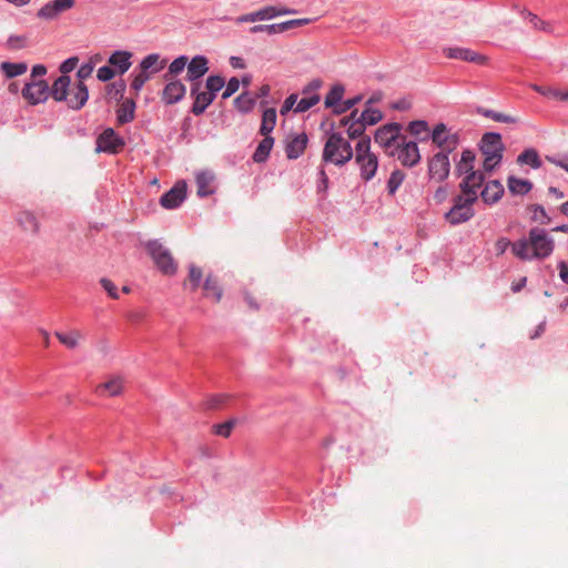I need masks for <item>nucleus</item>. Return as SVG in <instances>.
<instances>
[{"mask_svg":"<svg viewBox=\"0 0 568 568\" xmlns=\"http://www.w3.org/2000/svg\"><path fill=\"white\" fill-rule=\"evenodd\" d=\"M555 248V241L546 231L531 229L528 239H520L513 244V253L523 261L548 257Z\"/></svg>","mask_w":568,"mask_h":568,"instance_id":"obj_1","label":"nucleus"},{"mask_svg":"<svg viewBox=\"0 0 568 568\" xmlns=\"http://www.w3.org/2000/svg\"><path fill=\"white\" fill-rule=\"evenodd\" d=\"M353 154L351 143L341 133L334 132L328 135L325 142L322 160L325 163L343 166L352 160Z\"/></svg>","mask_w":568,"mask_h":568,"instance_id":"obj_2","label":"nucleus"},{"mask_svg":"<svg viewBox=\"0 0 568 568\" xmlns=\"http://www.w3.org/2000/svg\"><path fill=\"white\" fill-rule=\"evenodd\" d=\"M355 162L359 168V175L365 182L371 181L378 169V158L371 151V138L364 136L355 145Z\"/></svg>","mask_w":568,"mask_h":568,"instance_id":"obj_3","label":"nucleus"},{"mask_svg":"<svg viewBox=\"0 0 568 568\" xmlns=\"http://www.w3.org/2000/svg\"><path fill=\"white\" fill-rule=\"evenodd\" d=\"M504 149L499 133L488 132L483 135L480 141V151L485 156L483 164L485 171L489 172L500 163Z\"/></svg>","mask_w":568,"mask_h":568,"instance_id":"obj_4","label":"nucleus"},{"mask_svg":"<svg viewBox=\"0 0 568 568\" xmlns=\"http://www.w3.org/2000/svg\"><path fill=\"white\" fill-rule=\"evenodd\" d=\"M146 250L154 261L158 268L166 275L175 274L178 264L174 261L171 252L162 245L159 241H150L146 243Z\"/></svg>","mask_w":568,"mask_h":568,"instance_id":"obj_5","label":"nucleus"},{"mask_svg":"<svg viewBox=\"0 0 568 568\" xmlns=\"http://www.w3.org/2000/svg\"><path fill=\"white\" fill-rule=\"evenodd\" d=\"M400 129L402 126L398 123H388L381 126L375 132V142L378 143L386 153L394 155L393 148L395 146L396 149L397 143H400L403 139L400 136Z\"/></svg>","mask_w":568,"mask_h":568,"instance_id":"obj_6","label":"nucleus"},{"mask_svg":"<svg viewBox=\"0 0 568 568\" xmlns=\"http://www.w3.org/2000/svg\"><path fill=\"white\" fill-rule=\"evenodd\" d=\"M449 171L450 162L448 152H438L429 159L428 176L430 180L442 183L448 178Z\"/></svg>","mask_w":568,"mask_h":568,"instance_id":"obj_7","label":"nucleus"},{"mask_svg":"<svg viewBox=\"0 0 568 568\" xmlns=\"http://www.w3.org/2000/svg\"><path fill=\"white\" fill-rule=\"evenodd\" d=\"M22 97L30 104L36 105L49 98V85L44 80H30L22 89Z\"/></svg>","mask_w":568,"mask_h":568,"instance_id":"obj_8","label":"nucleus"},{"mask_svg":"<svg viewBox=\"0 0 568 568\" xmlns=\"http://www.w3.org/2000/svg\"><path fill=\"white\" fill-rule=\"evenodd\" d=\"M466 200L467 197H465L464 195H458L455 199L454 206L445 215L446 220L449 223L459 224L473 217L474 211L471 209V205L475 202H467Z\"/></svg>","mask_w":568,"mask_h":568,"instance_id":"obj_9","label":"nucleus"},{"mask_svg":"<svg viewBox=\"0 0 568 568\" xmlns=\"http://www.w3.org/2000/svg\"><path fill=\"white\" fill-rule=\"evenodd\" d=\"M125 145L113 129H105L97 139V152H105L110 154L119 153Z\"/></svg>","mask_w":568,"mask_h":568,"instance_id":"obj_10","label":"nucleus"},{"mask_svg":"<svg viewBox=\"0 0 568 568\" xmlns=\"http://www.w3.org/2000/svg\"><path fill=\"white\" fill-rule=\"evenodd\" d=\"M75 4V0H52L42 6L37 17L42 20H55L61 13L71 10Z\"/></svg>","mask_w":568,"mask_h":568,"instance_id":"obj_11","label":"nucleus"},{"mask_svg":"<svg viewBox=\"0 0 568 568\" xmlns=\"http://www.w3.org/2000/svg\"><path fill=\"white\" fill-rule=\"evenodd\" d=\"M323 82L322 80L320 79H314L312 80L302 91V93L305 95L304 98H302L294 111L295 112H298V113H302V112H305L307 110H310L311 108H313L314 105H316L321 98H320V94H317V90L322 87Z\"/></svg>","mask_w":568,"mask_h":568,"instance_id":"obj_12","label":"nucleus"},{"mask_svg":"<svg viewBox=\"0 0 568 568\" xmlns=\"http://www.w3.org/2000/svg\"><path fill=\"white\" fill-rule=\"evenodd\" d=\"M484 174L478 171L467 173L460 183L462 194L467 197V202H476L478 189L484 183Z\"/></svg>","mask_w":568,"mask_h":568,"instance_id":"obj_13","label":"nucleus"},{"mask_svg":"<svg viewBox=\"0 0 568 568\" xmlns=\"http://www.w3.org/2000/svg\"><path fill=\"white\" fill-rule=\"evenodd\" d=\"M397 158L405 166H415L420 161V154L416 142H405V138L397 143Z\"/></svg>","mask_w":568,"mask_h":568,"instance_id":"obj_14","label":"nucleus"},{"mask_svg":"<svg viewBox=\"0 0 568 568\" xmlns=\"http://www.w3.org/2000/svg\"><path fill=\"white\" fill-rule=\"evenodd\" d=\"M444 54L448 59H457L466 62H473L484 65L488 62V58L468 48H445Z\"/></svg>","mask_w":568,"mask_h":568,"instance_id":"obj_15","label":"nucleus"},{"mask_svg":"<svg viewBox=\"0 0 568 568\" xmlns=\"http://www.w3.org/2000/svg\"><path fill=\"white\" fill-rule=\"evenodd\" d=\"M186 196V183L178 182L169 192L164 193L160 203L164 209L172 210L178 207Z\"/></svg>","mask_w":568,"mask_h":568,"instance_id":"obj_16","label":"nucleus"},{"mask_svg":"<svg viewBox=\"0 0 568 568\" xmlns=\"http://www.w3.org/2000/svg\"><path fill=\"white\" fill-rule=\"evenodd\" d=\"M432 140L438 148L446 149L448 153L452 152L458 143L457 135L448 133L444 123H438L435 126L432 133Z\"/></svg>","mask_w":568,"mask_h":568,"instance_id":"obj_17","label":"nucleus"},{"mask_svg":"<svg viewBox=\"0 0 568 568\" xmlns=\"http://www.w3.org/2000/svg\"><path fill=\"white\" fill-rule=\"evenodd\" d=\"M89 99V91L87 85L79 81L74 87L70 88L69 97L65 100L69 108L80 110L84 106Z\"/></svg>","mask_w":568,"mask_h":568,"instance_id":"obj_18","label":"nucleus"},{"mask_svg":"<svg viewBox=\"0 0 568 568\" xmlns=\"http://www.w3.org/2000/svg\"><path fill=\"white\" fill-rule=\"evenodd\" d=\"M58 341L65 346L68 349L78 348L85 339L82 331L78 328H70L65 332L57 331L54 333Z\"/></svg>","mask_w":568,"mask_h":568,"instance_id":"obj_19","label":"nucleus"},{"mask_svg":"<svg viewBox=\"0 0 568 568\" xmlns=\"http://www.w3.org/2000/svg\"><path fill=\"white\" fill-rule=\"evenodd\" d=\"M307 141H308V139L305 133H300V134L290 136L286 142V145H285L286 156L290 160H295V159L300 158L306 149Z\"/></svg>","mask_w":568,"mask_h":568,"instance_id":"obj_20","label":"nucleus"},{"mask_svg":"<svg viewBox=\"0 0 568 568\" xmlns=\"http://www.w3.org/2000/svg\"><path fill=\"white\" fill-rule=\"evenodd\" d=\"M199 87L200 83H195L191 90V94L194 95L192 112L195 115L202 114L215 98L214 94L210 92H197Z\"/></svg>","mask_w":568,"mask_h":568,"instance_id":"obj_21","label":"nucleus"},{"mask_svg":"<svg viewBox=\"0 0 568 568\" xmlns=\"http://www.w3.org/2000/svg\"><path fill=\"white\" fill-rule=\"evenodd\" d=\"M131 58L132 53L130 51L119 50L109 57L108 62L116 73L123 74L131 68Z\"/></svg>","mask_w":568,"mask_h":568,"instance_id":"obj_22","label":"nucleus"},{"mask_svg":"<svg viewBox=\"0 0 568 568\" xmlns=\"http://www.w3.org/2000/svg\"><path fill=\"white\" fill-rule=\"evenodd\" d=\"M209 60L204 55H196L187 62L186 78L189 81H195L209 71Z\"/></svg>","mask_w":568,"mask_h":568,"instance_id":"obj_23","label":"nucleus"},{"mask_svg":"<svg viewBox=\"0 0 568 568\" xmlns=\"http://www.w3.org/2000/svg\"><path fill=\"white\" fill-rule=\"evenodd\" d=\"M168 81H169V83L165 85V88L163 90V100L168 104H173V103H176L178 101H180L184 97V94L186 92V88L180 81H174L173 79L168 80Z\"/></svg>","mask_w":568,"mask_h":568,"instance_id":"obj_24","label":"nucleus"},{"mask_svg":"<svg viewBox=\"0 0 568 568\" xmlns=\"http://www.w3.org/2000/svg\"><path fill=\"white\" fill-rule=\"evenodd\" d=\"M123 383L121 376H113L109 381L99 384L95 388V394L99 396H118L123 389Z\"/></svg>","mask_w":568,"mask_h":568,"instance_id":"obj_25","label":"nucleus"},{"mask_svg":"<svg viewBox=\"0 0 568 568\" xmlns=\"http://www.w3.org/2000/svg\"><path fill=\"white\" fill-rule=\"evenodd\" d=\"M215 175L212 172L203 171L196 174L197 195L203 197L211 195L215 192L214 187Z\"/></svg>","mask_w":568,"mask_h":568,"instance_id":"obj_26","label":"nucleus"},{"mask_svg":"<svg viewBox=\"0 0 568 568\" xmlns=\"http://www.w3.org/2000/svg\"><path fill=\"white\" fill-rule=\"evenodd\" d=\"M70 84V77L61 75L53 82L51 90L49 89V94L58 102L65 101L69 97Z\"/></svg>","mask_w":568,"mask_h":568,"instance_id":"obj_27","label":"nucleus"},{"mask_svg":"<svg viewBox=\"0 0 568 568\" xmlns=\"http://www.w3.org/2000/svg\"><path fill=\"white\" fill-rule=\"evenodd\" d=\"M166 64L164 59H161L159 53H151L144 57L139 65V69L143 70L146 73L153 74L161 71Z\"/></svg>","mask_w":568,"mask_h":568,"instance_id":"obj_28","label":"nucleus"},{"mask_svg":"<svg viewBox=\"0 0 568 568\" xmlns=\"http://www.w3.org/2000/svg\"><path fill=\"white\" fill-rule=\"evenodd\" d=\"M504 193V187L499 181L488 182L481 191V197L486 203L497 202Z\"/></svg>","mask_w":568,"mask_h":568,"instance_id":"obj_29","label":"nucleus"},{"mask_svg":"<svg viewBox=\"0 0 568 568\" xmlns=\"http://www.w3.org/2000/svg\"><path fill=\"white\" fill-rule=\"evenodd\" d=\"M274 145V139L272 136L264 135V139L258 143L253 160L256 163H263L267 160L270 152Z\"/></svg>","mask_w":568,"mask_h":568,"instance_id":"obj_30","label":"nucleus"},{"mask_svg":"<svg viewBox=\"0 0 568 568\" xmlns=\"http://www.w3.org/2000/svg\"><path fill=\"white\" fill-rule=\"evenodd\" d=\"M203 288L206 297L212 298L215 303H219L221 301L222 288L216 277L207 275Z\"/></svg>","mask_w":568,"mask_h":568,"instance_id":"obj_31","label":"nucleus"},{"mask_svg":"<svg viewBox=\"0 0 568 568\" xmlns=\"http://www.w3.org/2000/svg\"><path fill=\"white\" fill-rule=\"evenodd\" d=\"M475 153L471 150H464L460 161L456 165V173L458 175L474 172Z\"/></svg>","mask_w":568,"mask_h":568,"instance_id":"obj_32","label":"nucleus"},{"mask_svg":"<svg viewBox=\"0 0 568 568\" xmlns=\"http://www.w3.org/2000/svg\"><path fill=\"white\" fill-rule=\"evenodd\" d=\"M18 224L23 231L36 234L39 230L37 217L31 212H21L17 217Z\"/></svg>","mask_w":568,"mask_h":568,"instance_id":"obj_33","label":"nucleus"},{"mask_svg":"<svg viewBox=\"0 0 568 568\" xmlns=\"http://www.w3.org/2000/svg\"><path fill=\"white\" fill-rule=\"evenodd\" d=\"M276 110L274 108L266 109L262 116L260 133L270 136L276 124Z\"/></svg>","mask_w":568,"mask_h":568,"instance_id":"obj_34","label":"nucleus"},{"mask_svg":"<svg viewBox=\"0 0 568 568\" xmlns=\"http://www.w3.org/2000/svg\"><path fill=\"white\" fill-rule=\"evenodd\" d=\"M0 70L7 78H14L27 72L28 64L26 62H1Z\"/></svg>","mask_w":568,"mask_h":568,"instance_id":"obj_35","label":"nucleus"},{"mask_svg":"<svg viewBox=\"0 0 568 568\" xmlns=\"http://www.w3.org/2000/svg\"><path fill=\"white\" fill-rule=\"evenodd\" d=\"M292 13H294V11L285 7L268 6L258 10L260 21Z\"/></svg>","mask_w":568,"mask_h":568,"instance_id":"obj_36","label":"nucleus"},{"mask_svg":"<svg viewBox=\"0 0 568 568\" xmlns=\"http://www.w3.org/2000/svg\"><path fill=\"white\" fill-rule=\"evenodd\" d=\"M135 104L132 100H125L119 108L118 121L121 124L129 123L134 119Z\"/></svg>","mask_w":568,"mask_h":568,"instance_id":"obj_37","label":"nucleus"},{"mask_svg":"<svg viewBox=\"0 0 568 568\" xmlns=\"http://www.w3.org/2000/svg\"><path fill=\"white\" fill-rule=\"evenodd\" d=\"M507 184L509 191L514 194H526L532 187V184L528 180H521L515 176H509Z\"/></svg>","mask_w":568,"mask_h":568,"instance_id":"obj_38","label":"nucleus"},{"mask_svg":"<svg viewBox=\"0 0 568 568\" xmlns=\"http://www.w3.org/2000/svg\"><path fill=\"white\" fill-rule=\"evenodd\" d=\"M345 88L342 84H335L332 87L327 95L325 97L324 104L326 108H335L337 103L343 99Z\"/></svg>","mask_w":568,"mask_h":568,"instance_id":"obj_39","label":"nucleus"},{"mask_svg":"<svg viewBox=\"0 0 568 568\" xmlns=\"http://www.w3.org/2000/svg\"><path fill=\"white\" fill-rule=\"evenodd\" d=\"M256 102V95L250 93V92H244L242 94H240L235 100H234V103H235V106L241 111V112H248L253 109L254 104Z\"/></svg>","mask_w":568,"mask_h":568,"instance_id":"obj_40","label":"nucleus"},{"mask_svg":"<svg viewBox=\"0 0 568 568\" xmlns=\"http://www.w3.org/2000/svg\"><path fill=\"white\" fill-rule=\"evenodd\" d=\"M517 162L520 164H529L534 169L541 166V161L535 149H527L517 158Z\"/></svg>","mask_w":568,"mask_h":568,"instance_id":"obj_41","label":"nucleus"},{"mask_svg":"<svg viewBox=\"0 0 568 568\" xmlns=\"http://www.w3.org/2000/svg\"><path fill=\"white\" fill-rule=\"evenodd\" d=\"M185 67H187V57L181 55L174 59L170 65L168 72L164 74L165 80H172L175 75L181 73Z\"/></svg>","mask_w":568,"mask_h":568,"instance_id":"obj_42","label":"nucleus"},{"mask_svg":"<svg viewBox=\"0 0 568 568\" xmlns=\"http://www.w3.org/2000/svg\"><path fill=\"white\" fill-rule=\"evenodd\" d=\"M202 270L195 265H190V270H189V277L187 280L184 282V286L187 287L190 286L191 291H195L197 290V287L200 286V282L202 280Z\"/></svg>","mask_w":568,"mask_h":568,"instance_id":"obj_43","label":"nucleus"},{"mask_svg":"<svg viewBox=\"0 0 568 568\" xmlns=\"http://www.w3.org/2000/svg\"><path fill=\"white\" fill-rule=\"evenodd\" d=\"M359 119L364 122L366 126L374 125L383 119V114L378 109L367 106L359 115Z\"/></svg>","mask_w":568,"mask_h":568,"instance_id":"obj_44","label":"nucleus"},{"mask_svg":"<svg viewBox=\"0 0 568 568\" xmlns=\"http://www.w3.org/2000/svg\"><path fill=\"white\" fill-rule=\"evenodd\" d=\"M483 115L486 116V118H489L496 122H503V123H508V124H514V123H517L518 122V118L517 116H514V115H510V114H506V113H503V112H497V111H494V110H485L483 112Z\"/></svg>","mask_w":568,"mask_h":568,"instance_id":"obj_45","label":"nucleus"},{"mask_svg":"<svg viewBox=\"0 0 568 568\" xmlns=\"http://www.w3.org/2000/svg\"><path fill=\"white\" fill-rule=\"evenodd\" d=\"M405 173L400 170H395L392 172L387 182V190L390 195H394L396 193V191L405 180Z\"/></svg>","mask_w":568,"mask_h":568,"instance_id":"obj_46","label":"nucleus"},{"mask_svg":"<svg viewBox=\"0 0 568 568\" xmlns=\"http://www.w3.org/2000/svg\"><path fill=\"white\" fill-rule=\"evenodd\" d=\"M366 130V125L364 124V122L358 118L356 121H353L348 129H347V135L349 139L352 140H355L357 138H359V140L364 136H366L364 134Z\"/></svg>","mask_w":568,"mask_h":568,"instance_id":"obj_47","label":"nucleus"},{"mask_svg":"<svg viewBox=\"0 0 568 568\" xmlns=\"http://www.w3.org/2000/svg\"><path fill=\"white\" fill-rule=\"evenodd\" d=\"M529 210L532 212L531 220L534 222H537L539 224H548L550 222V217L547 215L544 206L534 204L529 207Z\"/></svg>","mask_w":568,"mask_h":568,"instance_id":"obj_48","label":"nucleus"},{"mask_svg":"<svg viewBox=\"0 0 568 568\" xmlns=\"http://www.w3.org/2000/svg\"><path fill=\"white\" fill-rule=\"evenodd\" d=\"M525 14L534 29L541 30L545 32H552V26L549 22L539 19L536 14L531 12H525Z\"/></svg>","mask_w":568,"mask_h":568,"instance_id":"obj_49","label":"nucleus"},{"mask_svg":"<svg viewBox=\"0 0 568 568\" xmlns=\"http://www.w3.org/2000/svg\"><path fill=\"white\" fill-rule=\"evenodd\" d=\"M225 85L224 78L221 75H211L206 79V89L207 92L213 93L215 95Z\"/></svg>","mask_w":568,"mask_h":568,"instance_id":"obj_50","label":"nucleus"},{"mask_svg":"<svg viewBox=\"0 0 568 568\" xmlns=\"http://www.w3.org/2000/svg\"><path fill=\"white\" fill-rule=\"evenodd\" d=\"M408 131L410 132V134H413L415 136H420L424 133L427 134L429 131V128H428V124L426 121L416 120V121H412L408 124Z\"/></svg>","mask_w":568,"mask_h":568,"instance_id":"obj_51","label":"nucleus"},{"mask_svg":"<svg viewBox=\"0 0 568 568\" xmlns=\"http://www.w3.org/2000/svg\"><path fill=\"white\" fill-rule=\"evenodd\" d=\"M251 33H260V32H266L267 34H277L281 32V26L280 23L274 24H256L250 28Z\"/></svg>","mask_w":568,"mask_h":568,"instance_id":"obj_52","label":"nucleus"},{"mask_svg":"<svg viewBox=\"0 0 568 568\" xmlns=\"http://www.w3.org/2000/svg\"><path fill=\"white\" fill-rule=\"evenodd\" d=\"M28 38L26 36H10L7 40V48L10 50H20L27 47Z\"/></svg>","mask_w":568,"mask_h":568,"instance_id":"obj_53","label":"nucleus"},{"mask_svg":"<svg viewBox=\"0 0 568 568\" xmlns=\"http://www.w3.org/2000/svg\"><path fill=\"white\" fill-rule=\"evenodd\" d=\"M150 79V73H146L140 69L139 73L132 80L131 89L135 91V93H139L143 85L145 84V82H148Z\"/></svg>","mask_w":568,"mask_h":568,"instance_id":"obj_54","label":"nucleus"},{"mask_svg":"<svg viewBox=\"0 0 568 568\" xmlns=\"http://www.w3.org/2000/svg\"><path fill=\"white\" fill-rule=\"evenodd\" d=\"M311 22H313V20L308 19V18L293 19V20L284 21V22L280 23L281 32L283 33V32H286V31H288L291 29L310 24Z\"/></svg>","mask_w":568,"mask_h":568,"instance_id":"obj_55","label":"nucleus"},{"mask_svg":"<svg viewBox=\"0 0 568 568\" xmlns=\"http://www.w3.org/2000/svg\"><path fill=\"white\" fill-rule=\"evenodd\" d=\"M361 100H362L361 95H357V97L352 98V99H347V100L343 101L341 104L336 105L333 109V112L335 114L345 113L348 110L353 109Z\"/></svg>","mask_w":568,"mask_h":568,"instance_id":"obj_56","label":"nucleus"},{"mask_svg":"<svg viewBox=\"0 0 568 568\" xmlns=\"http://www.w3.org/2000/svg\"><path fill=\"white\" fill-rule=\"evenodd\" d=\"M235 424L236 422L234 419H230L225 423L215 425L214 432L216 435L227 438L231 435V432L234 428Z\"/></svg>","mask_w":568,"mask_h":568,"instance_id":"obj_57","label":"nucleus"},{"mask_svg":"<svg viewBox=\"0 0 568 568\" xmlns=\"http://www.w3.org/2000/svg\"><path fill=\"white\" fill-rule=\"evenodd\" d=\"M116 71L109 64L98 69L97 78L102 81H109L114 78Z\"/></svg>","mask_w":568,"mask_h":568,"instance_id":"obj_58","label":"nucleus"},{"mask_svg":"<svg viewBox=\"0 0 568 568\" xmlns=\"http://www.w3.org/2000/svg\"><path fill=\"white\" fill-rule=\"evenodd\" d=\"M240 88V81L237 78H231L226 84V89L224 90L222 98L229 99L232 97Z\"/></svg>","mask_w":568,"mask_h":568,"instance_id":"obj_59","label":"nucleus"},{"mask_svg":"<svg viewBox=\"0 0 568 568\" xmlns=\"http://www.w3.org/2000/svg\"><path fill=\"white\" fill-rule=\"evenodd\" d=\"M100 283H101L102 287L108 292L110 297H112V298L119 297L118 288L111 280L103 277L100 280Z\"/></svg>","mask_w":568,"mask_h":568,"instance_id":"obj_60","label":"nucleus"},{"mask_svg":"<svg viewBox=\"0 0 568 568\" xmlns=\"http://www.w3.org/2000/svg\"><path fill=\"white\" fill-rule=\"evenodd\" d=\"M530 88L538 92L539 94H542L545 97H550V98H554L556 99L557 95H559V90L557 89H552V88H545V87H540L538 84H530Z\"/></svg>","mask_w":568,"mask_h":568,"instance_id":"obj_61","label":"nucleus"},{"mask_svg":"<svg viewBox=\"0 0 568 568\" xmlns=\"http://www.w3.org/2000/svg\"><path fill=\"white\" fill-rule=\"evenodd\" d=\"M79 59L77 57L69 58L60 65V71L63 75H67L69 72L73 71L77 68Z\"/></svg>","mask_w":568,"mask_h":568,"instance_id":"obj_62","label":"nucleus"},{"mask_svg":"<svg viewBox=\"0 0 568 568\" xmlns=\"http://www.w3.org/2000/svg\"><path fill=\"white\" fill-rule=\"evenodd\" d=\"M125 90V83L123 81L119 82V83H112L111 85L108 87V94L110 95H114V98H122L123 95V92Z\"/></svg>","mask_w":568,"mask_h":568,"instance_id":"obj_63","label":"nucleus"},{"mask_svg":"<svg viewBox=\"0 0 568 568\" xmlns=\"http://www.w3.org/2000/svg\"><path fill=\"white\" fill-rule=\"evenodd\" d=\"M514 243H510V241L506 237H500L495 243V251L497 255H501L506 252V250L511 246Z\"/></svg>","mask_w":568,"mask_h":568,"instance_id":"obj_64","label":"nucleus"}]
</instances>
